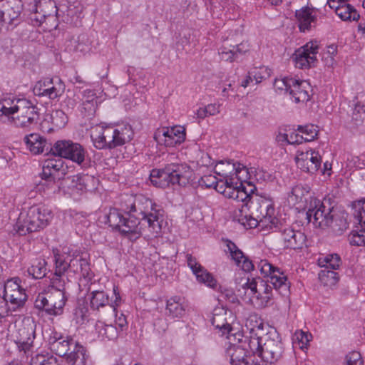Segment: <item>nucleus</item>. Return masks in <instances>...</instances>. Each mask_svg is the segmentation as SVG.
I'll use <instances>...</instances> for the list:
<instances>
[{
    "label": "nucleus",
    "mask_w": 365,
    "mask_h": 365,
    "mask_svg": "<svg viewBox=\"0 0 365 365\" xmlns=\"http://www.w3.org/2000/svg\"><path fill=\"white\" fill-rule=\"evenodd\" d=\"M122 207L127 215H135L140 227V236L156 237L161 232L163 210L144 195L127 196Z\"/></svg>",
    "instance_id": "1"
},
{
    "label": "nucleus",
    "mask_w": 365,
    "mask_h": 365,
    "mask_svg": "<svg viewBox=\"0 0 365 365\" xmlns=\"http://www.w3.org/2000/svg\"><path fill=\"white\" fill-rule=\"evenodd\" d=\"M258 267L267 279H252L249 296L255 298L261 307H267L272 299V289L282 295H287L289 292V282L287 275L279 268L266 260H262Z\"/></svg>",
    "instance_id": "2"
},
{
    "label": "nucleus",
    "mask_w": 365,
    "mask_h": 365,
    "mask_svg": "<svg viewBox=\"0 0 365 365\" xmlns=\"http://www.w3.org/2000/svg\"><path fill=\"white\" fill-rule=\"evenodd\" d=\"M133 136L131 126L124 125L116 128L110 126H96L91 138L96 148L113 149L130 141Z\"/></svg>",
    "instance_id": "3"
},
{
    "label": "nucleus",
    "mask_w": 365,
    "mask_h": 365,
    "mask_svg": "<svg viewBox=\"0 0 365 365\" xmlns=\"http://www.w3.org/2000/svg\"><path fill=\"white\" fill-rule=\"evenodd\" d=\"M192 175V170L187 164L170 163L162 169H153L150 180L153 185L162 188L170 185L185 186L189 183Z\"/></svg>",
    "instance_id": "4"
},
{
    "label": "nucleus",
    "mask_w": 365,
    "mask_h": 365,
    "mask_svg": "<svg viewBox=\"0 0 365 365\" xmlns=\"http://www.w3.org/2000/svg\"><path fill=\"white\" fill-rule=\"evenodd\" d=\"M52 217L50 209L45 205H35L20 213L14 228L19 235H26L45 228Z\"/></svg>",
    "instance_id": "5"
},
{
    "label": "nucleus",
    "mask_w": 365,
    "mask_h": 365,
    "mask_svg": "<svg viewBox=\"0 0 365 365\" xmlns=\"http://www.w3.org/2000/svg\"><path fill=\"white\" fill-rule=\"evenodd\" d=\"M123 215L116 208H110L106 215L107 222L113 229L118 230L123 235L128 236L130 240H135L140 237V227L135 215Z\"/></svg>",
    "instance_id": "6"
},
{
    "label": "nucleus",
    "mask_w": 365,
    "mask_h": 365,
    "mask_svg": "<svg viewBox=\"0 0 365 365\" xmlns=\"http://www.w3.org/2000/svg\"><path fill=\"white\" fill-rule=\"evenodd\" d=\"M39 116V109L30 101L24 98L11 118L17 128L31 129L38 125Z\"/></svg>",
    "instance_id": "7"
},
{
    "label": "nucleus",
    "mask_w": 365,
    "mask_h": 365,
    "mask_svg": "<svg viewBox=\"0 0 365 365\" xmlns=\"http://www.w3.org/2000/svg\"><path fill=\"white\" fill-rule=\"evenodd\" d=\"M68 299V296L58 291L48 289L36 299L34 306L38 310H43L50 315H60Z\"/></svg>",
    "instance_id": "8"
},
{
    "label": "nucleus",
    "mask_w": 365,
    "mask_h": 365,
    "mask_svg": "<svg viewBox=\"0 0 365 365\" xmlns=\"http://www.w3.org/2000/svg\"><path fill=\"white\" fill-rule=\"evenodd\" d=\"M284 346L281 338L276 330L268 331L263 340L260 357L264 364L271 365L281 359Z\"/></svg>",
    "instance_id": "9"
},
{
    "label": "nucleus",
    "mask_w": 365,
    "mask_h": 365,
    "mask_svg": "<svg viewBox=\"0 0 365 365\" xmlns=\"http://www.w3.org/2000/svg\"><path fill=\"white\" fill-rule=\"evenodd\" d=\"M19 283V278L4 281L3 289L0 293L6 302L10 304L13 310L23 307L27 299L25 289L21 287Z\"/></svg>",
    "instance_id": "10"
},
{
    "label": "nucleus",
    "mask_w": 365,
    "mask_h": 365,
    "mask_svg": "<svg viewBox=\"0 0 365 365\" xmlns=\"http://www.w3.org/2000/svg\"><path fill=\"white\" fill-rule=\"evenodd\" d=\"M332 208L327 207L319 200L313 199L310 201L307 211V219L315 227H328L331 222Z\"/></svg>",
    "instance_id": "11"
},
{
    "label": "nucleus",
    "mask_w": 365,
    "mask_h": 365,
    "mask_svg": "<svg viewBox=\"0 0 365 365\" xmlns=\"http://www.w3.org/2000/svg\"><path fill=\"white\" fill-rule=\"evenodd\" d=\"M35 12L31 20L36 22V26H41L43 23L46 25L48 21H53V24L46 29L51 30L57 27V7L53 0H38L35 4Z\"/></svg>",
    "instance_id": "12"
},
{
    "label": "nucleus",
    "mask_w": 365,
    "mask_h": 365,
    "mask_svg": "<svg viewBox=\"0 0 365 365\" xmlns=\"http://www.w3.org/2000/svg\"><path fill=\"white\" fill-rule=\"evenodd\" d=\"M36 324L31 318H25L16 326L14 341L19 348L25 353L33 347L36 337Z\"/></svg>",
    "instance_id": "13"
},
{
    "label": "nucleus",
    "mask_w": 365,
    "mask_h": 365,
    "mask_svg": "<svg viewBox=\"0 0 365 365\" xmlns=\"http://www.w3.org/2000/svg\"><path fill=\"white\" fill-rule=\"evenodd\" d=\"M319 46L317 41H310L298 48L292 56L296 67L302 69L315 66Z\"/></svg>",
    "instance_id": "14"
},
{
    "label": "nucleus",
    "mask_w": 365,
    "mask_h": 365,
    "mask_svg": "<svg viewBox=\"0 0 365 365\" xmlns=\"http://www.w3.org/2000/svg\"><path fill=\"white\" fill-rule=\"evenodd\" d=\"M255 207L252 206V209H256V217L258 223H262L266 227H275L278 222V220L275 217V210L272 202L267 199L258 200L257 202L254 201Z\"/></svg>",
    "instance_id": "15"
},
{
    "label": "nucleus",
    "mask_w": 365,
    "mask_h": 365,
    "mask_svg": "<svg viewBox=\"0 0 365 365\" xmlns=\"http://www.w3.org/2000/svg\"><path fill=\"white\" fill-rule=\"evenodd\" d=\"M282 246L287 249H301L305 244L306 236L299 230L291 227H284L279 231Z\"/></svg>",
    "instance_id": "16"
},
{
    "label": "nucleus",
    "mask_w": 365,
    "mask_h": 365,
    "mask_svg": "<svg viewBox=\"0 0 365 365\" xmlns=\"http://www.w3.org/2000/svg\"><path fill=\"white\" fill-rule=\"evenodd\" d=\"M187 266L190 268L195 275L197 280L200 283H204L207 286L215 288L217 285V280L212 274L207 271L191 255H186Z\"/></svg>",
    "instance_id": "17"
},
{
    "label": "nucleus",
    "mask_w": 365,
    "mask_h": 365,
    "mask_svg": "<svg viewBox=\"0 0 365 365\" xmlns=\"http://www.w3.org/2000/svg\"><path fill=\"white\" fill-rule=\"evenodd\" d=\"M76 342L68 337L62 336L54 332L48 339L50 349L59 356L65 357L68 351L74 346Z\"/></svg>",
    "instance_id": "18"
},
{
    "label": "nucleus",
    "mask_w": 365,
    "mask_h": 365,
    "mask_svg": "<svg viewBox=\"0 0 365 365\" xmlns=\"http://www.w3.org/2000/svg\"><path fill=\"white\" fill-rule=\"evenodd\" d=\"M226 245L232 259L235 261L237 267L245 272H250L254 269L252 262L244 255L242 251L240 250L234 242L227 240Z\"/></svg>",
    "instance_id": "19"
},
{
    "label": "nucleus",
    "mask_w": 365,
    "mask_h": 365,
    "mask_svg": "<svg viewBox=\"0 0 365 365\" xmlns=\"http://www.w3.org/2000/svg\"><path fill=\"white\" fill-rule=\"evenodd\" d=\"M113 292L115 295V299L113 303L110 304L108 295L103 291L95 290L91 294L90 306L93 310H98L101 307H104L107 305H110L114 309L117 307L120 301V297L119 293L116 292V289L113 288Z\"/></svg>",
    "instance_id": "20"
},
{
    "label": "nucleus",
    "mask_w": 365,
    "mask_h": 365,
    "mask_svg": "<svg viewBox=\"0 0 365 365\" xmlns=\"http://www.w3.org/2000/svg\"><path fill=\"white\" fill-rule=\"evenodd\" d=\"M70 272L78 274L86 280H91L93 273L86 257L76 256L70 260Z\"/></svg>",
    "instance_id": "21"
},
{
    "label": "nucleus",
    "mask_w": 365,
    "mask_h": 365,
    "mask_svg": "<svg viewBox=\"0 0 365 365\" xmlns=\"http://www.w3.org/2000/svg\"><path fill=\"white\" fill-rule=\"evenodd\" d=\"M289 91V94L294 98L296 103L307 102L309 100L310 84L306 81L295 79Z\"/></svg>",
    "instance_id": "22"
},
{
    "label": "nucleus",
    "mask_w": 365,
    "mask_h": 365,
    "mask_svg": "<svg viewBox=\"0 0 365 365\" xmlns=\"http://www.w3.org/2000/svg\"><path fill=\"white\" fill-rule=\"evenodd\" d=\"M65 175L62 159H47L43 165L42 175L60 180Z\"/></svg>",
    "instance_id": "23"
},
{
    "label": "nucleus",
    "mask_w": 365,
    "mask_h": 365,
    "mask_svg": "<svg viewBox=\"0 0 365 365\" xmlns=\"http://www.w3.org/2000/svg\"><path fill=\"white\" fill-rule=\"evenodd\" d=\"M24 143L26 148L34 154L42 153L45 150H50L45 138L37 133H31L24 137Z\"/></svg>",
    "instance_id": "24"
},
{
    "label": "nucleus",
    "mask_w": 365,
    "mask_h": 365,
    "mask_svg": "<svg viewBox=\"0 0 365 365\" xmlns=\"http://www.w3.org/2000/svg\"><path fill=\"white\" fill-rule=\"evenodd\" d=\"M295 16L299 22V30L302 32L310 30L312 24H315L316 16L312 15V10L308 7L297 10Z\"/></svg>",
    "instance_id": "25"
},
{
    "label": "nucleus",
    "mask_w": 365,
    "mask_h": 365,
    "mask_svg": "<svg viewBox=\"0 0 365 365\" xmlns=\"http://www.w3.org/2000/svg\"><path fill=\"white\" fill-rule=\"evenodd\" d=\"M81 112L86 117H91L96 113L98 101L95 93L93 91H86L83 95Z\"/></svg>",
    "instance_id": "26"
},
{
    "label": "nucleus",
    "mask_w": 365,
    "mask_h": 365,
    "mask_svg": "<svg viewBox=\"0 0 365 365\" xmlns=\"http://www.w3.org/2000/svg\"><path fill=\"white\" fill-rule=\"evenodd\" d=\"M95 328L98 336L102 340H115L118 336V328L113 324H106L103 322L98 321Z\"/></svg>",
    "instance_id": "27"
},
{
    "label": "nucleus",
    "mask_w": 365,
    "mask_h": 365,
    "mask_svg": "<svg viewBox=\"0 0 365 365\" xmlns=\"http://www.w3.org/2000/svg\"><path fill=\"white\" fill-rule=\"evenodd\" d=\"M94 180V178L89 175H77L73 176L71 185L73 192L81 194L88 190L91 187L90 184L93 182Z\"/></svg>",
    "instance_id": "28"
},
{
    "label": "nucleus",
    "mask_w": 365,
    "mask_h": 365,
    "mask_svg": "<svg viewBox=\"0 0 365 365\" xmlns=\"http://www.w3.org/2000/svg\"><path fill=\"white\" fill-rule=\"evenodd\" d=\"M336 15L343 21H356L359 18L356 10L350 4L341 2L336 7Z\"/></svg>",
    "instance_id": "29"
},
{
    "label": "nucleus",
    "mask_w": 365,
    "mask_h": 365,
    "mask_svg": "<svg viewBox=\"0 0 365 365\" xmlns=\"http://www.w3.org/2000/svg\"><path fill=\"white\" fill-rule=\"evenodd\" d=\"M57 178L53 177H44L41 175V181L37 185L38 191L43 192L45 195H50L58 192L60 185L56 182Z\"/></svg>",
    "instance_id": "30"
},
{
    "label": "nucleus",
    "mask_w": 365,
    "mask_h": 365,
    "mask_svg": "<svg viewBox=\"0 0 365 365\" xmlns=\"http://www.w3.org/2000/svg\"><path fill=\"white\" fill-rule=\"evenodd\" d=\"M351 208L354 222L365 227V198L353 201Z\"/></svg>",
    "instance_id": "31"
},
{
    "label": "nucleus",
    "mask_w": 365,
    "mask_h": 365,
    "mask_svg": "<svg viewBox=\"0 0 365 365\" xmlns=\"http://www.w3.org/2000/svg\"><path fill=\"white\" fill-rule=\"evenodd\" d=\"M227 354L230 357V363L232 365H240L249 356L247 355L245 348L240 345L230 346L227 349Z\"/></svg>",
    "instance_id": "32"
},
{
    "label": "nucleus",
    "mask_w": 365,
    "mask_h": 365,
    "mask_svg": "<svg viewBox=\"0 0 365 365\" xmlns=\"http://www.w3.org/2000/svg\"><path fill=\"white\" fill-rule=\"evenodd\" d=\"M72 349V351L68 353V355L65 356L67 362L71 365H85L86 357L84 348L76 343Z\"/></svg>",
    "instance_id": "33"
},
{
    "label": "nucleus",
    "mask_w": 365,
    "mask_h": 365,
    "mask_svg": "<svg viewBox=\"0 0 365 365\" xmlns=\"http://www.w3.org/2000/svg\"><path fill=\"white\" fill-rule=\"evenodd\" d=\"M341 264V258L337 254L324 255L318 259V264L324 269L336 270L339 268Z\"/></svg>",
    "instance_id": "34"
},
{
    "label": "nucleus",
    "mask_w": 365,
    "mask_h": 365,
    "mask_svg": "<svg viewBox=\"0 0 365 365\" xmlns=\"http://www.w3.org/2000/svg\"><path fill=\"white\" fill-rule=\"evenodd\" d=\"M260 334H249V336H245V343L247 344L250 351L255 355L257 354L259 357L264 340Z\"/></svg>",
    "instance_id": "35"
},
{
    "label": "nucleus",
    "mask_w": 365,
    "mask_h": 365,
    "mask_svg": "<svg viewBox=\"0 0 365 365\" xmlns=\"http://www.w3.org/2000/svg\"><path fill=\"white\" fill-rule=\"evenodd\" d=\"M46 261L43 258L33 260L31 265L28 268V272L34 279H42L46 274Z\"/></svg>",
    "instance_id": "36"
},
{
    "label": "nucleus",
    "mask_w": 365,
    "mask_h": 365,
    "mask_svg": "<svg viewBox=\"0 0 365 365\" xmlns=\"http://www.w3.org/2000/svg\"><path fill=\"white\" fill-rule=\"evenodd\" d=\"M68 284L69 280L67 277L63 276V274H54V276L51 279V284L49 285L48 289L58 291L64 295L68 296Z\"/></svg>",
    "instance_id": "37"
},
{
    "label": "nucleus",
    "mask_w": 365,
    "mask_h": 365,
    "mask_svg": "<svg viewBox=\"0 0 365 365\" xmlns=\"http://www.w3.org/2000/svg\"><path fill=\"white\" fill-rule=\"evenodd\" d=\"M24 98L4 99L0 102V115H6L9 118L15 113L17 106Z\"/></svg>",
    "instance_id": "38"
},
{
    "label": "nucleus",
    "mask_w": 365,
    "mask_h": 365,
    "mask_svg": "<svg viewBox=\"0 0 365 365\" xmlns=\"http://www.w3.org/2000/svg\"><path fill=\"white\" fill-rule=\"evenodd\" d=\"M180 300L179 297H175L167 302L166 310L173 317H181L185 314V307Z\"/></svg>",
    "instance_id": "39"
},
{
    "label": "nucleus",
    "mask_w": 365,
    "mask_h": 365,
    "mask_svg": "<svg viewBox=\"0 0 365 365\" xmlns=\"http://www.w3.org/2000/svg\"><path fill=\"white\" fill-rule=\"evenodd\" d=\"M86 155V150L84 148L81 144L72 141V145H71L69 153L66 159H69L78 165H81L85 160Z\"/></svg>",
    "instance_id": "40"
},
{
    "label": "nucleus",
    "mask_w": 365,
    "mask_h": 365,
    "mask_svg": "<svg viewBox=\"0 0 365 365\" xmlns=\"http://www.w3.org/2000/svg\"><path fill=\"white\" fill-rule=\"evenodd\" d=\"M71 145V140H58L53 144V146H50L49 152H51L53 155L67 158Z\"/></svg>",
    "instance_id": "41"
},
{
    "label": "nucleus",
    "mask_w": 365,
    "mask_h": 365,
    "mask_svg": "<svg viewBox=\"0 0 365 365\" xmlns=\"http://www.w3.org/2000/svg\"><path fill=\"white\" fill-rule=\"evenodd\" d=\"M182 127H173L171 128H163L160 130H158L155 135L154 138L158 144L164 145V140H171L175 138L177 133H179V130H181Z\"/></svg>",
    "instance_id": "42"
},
{
    "label": "nucleus",
    "mask_w": 365,
    "mask_h": 365,
    "mask_svg": "<svg viewBox=\"0 0 365 365\" xmlns=\"http://www.w3.org/2000/svg\"><path fill=\"white\" fill-rule=\"evenodd\" d=\"M65 91V85L60 78H55L51 86L46 91L42 96L53 100L61 96Z\"/></svg>",
    "instance_id": "43"
},
{
    "label": "nucleus",
    "mask_w": 365,
    "mask_h": 365,
    "mask_svg": "<svg viewBox=\"0 0 365 365\" xmlns=\"http://www.w3.org/2000/svg\"><path fill=\"white\" fill-rule=\"evenodd\" d=\"M336 235H341L349 227V223L344 215H335L332 214L331 222L329 225Z\"/></svg>",
    "instance_id": "44"
},
{
    "label": "nucleus",
    "mask_w": 365,
    "mask_h": 365,
    "mask_svg": "<svg viewBox=\"0 0 365 365\" xmlns=\"http://www.w3.org/2000/svg\"><path fill=\"white\" fill-rule=\"evenodd\" d=\"M320 282L327 287H333L339 281V274L335 270L322 269L319 273Z\"/></svg>",
    "instance_id": "45"
},
{
    "label": "nucleus",
    "mask_w": 365,
    "mask_h": 365,
    "mask_svg": "<svg viewBox=\"0 0 365 365\" xmlns=\"http://www.w3.org/2000/svg\"><path fill=\"white\" fill-rule=\"evenodd\" d=\"M309 187L302 185L294 186L289 195V200L294 204L302 202L303 198L309 193Z\"/></svg>",
    "instance_id": "46"
},
{
    "label": "nucleus",
    "mask_w": 365,
    "mask_h": 365,
    "mask_svg": "<svg viewBox=\"0 0 365 365\" xmlns=\"http://www.w3.org/2000/svg\"><path fill=\"white\" fill-rule=\"evenodd\" d=\"M245 327L249 331V334L262 333L264 324L260 318L254 314L246 319Z\"/></svg>",
    "instance_id": "47"
},
{
    "label": "nucleus",
    "mask_w": 365,
    "mask_h": 365,
    "mask_svg": "<svg viewBox=\"0 0 365 365\" xmlns=\"http://www.w3.org/2000/svg\"><path fill=\"white\" fill-rule=\"evenodd\" d=\"M308 160L307 165H305L302 170L309 173H314L320 168L322 158L318 152L311 150V156Z\"/></svg>",
    "instance_id": "48"
},
{
    "label": "nucleus",
    "mask_w": 365,
    "mask_h": 365,
    "mask_svg": "<svg viewBox=\"0 0 365 365\" xmlns=\"http://www.w3.org/2000/svg\"><path fill=\"white\" fill-rule=\"evenodd\" d=\"M29 365H58V360L52 355L37 354L31 358Z\"/></svg>",
    "instance_id": "49"
},
{
    "label": "nucleus",
    "mask_w": 365,
    "mask_h": 365,
    "mask_svg": "<svg viewBox=\"0 0 365 365\" xmlns=\"http://www.w3.org/2000/svg\"><path fill=\"white\" fill-rule=\"evenodd\" d=\"M227 167L228 168L225 170H222L220 166L217 167L219 171H217L218 175L220 176H227L228 174H231L232 171H235L236 175H238L242 170L247 172L246 168L242 164L237 163H235L232 161L227 162Z\"/></svg>",
    "instance_id": "50"
},
{
    "label": "nucleus",
    "mask_w": 365,
    "mask_h": 365,
    "mask_svg": "<svg viewBox=\"0 0 365 365\" xmlns=\"http://www.w3.org/2000/svg\"><path fill=\"white\" fill-rule=\"evenodd\" d=\"M312 335L302 330L296 331L293 336V343L302 349L306 348L310 341Z\"/></svg>",
    "instance_id": "51"
},
{
    "label": "nucleus",
    "mask_w": 365,
    "mask_h": 365,
    "mask_svg": "<svg viewBox=\"0 0 365 365\" xmlns=\"http://www.w3.org/2000/svg\"><path fill=\"white\" fill-rule=\"evenodd\" d=\"M298 130L302 133V135H304V141L307 142L314 140L318 135L317 126L312 124L305 126H299Z\"/></svg>",
    "instance_id": "52"
},
{
    "label": "nucleus",
    "mask_w": 365,
    "mask_h": 365,
    "mask_svg": "<svg viewBox=\"0 0 365 365\" xmlns=\"http://www.w3.org/2000/svg\"><path fill=\"white\" fill-rule=\"evenodd\" d=\"M53 255L56 264L55 274H63L66 270L70 271V262L67 263L63 259L58 250H53Z\"/></svg>",
    "instance_id": "53"
},
{
    "label": "nucleus",
    "mask_w": 365,
    "mask_h": 365,
    "mask_svg": "<svg viewBox=\"0 0 365 365\" xmlns=\"http://www.w3.org/2000/svg\"><path fill=\"white\" fill-rule=\"evenodd\" d=\"M220 113L219 106L214 104H209L204 108H200L196 111L197 117L203 119L210 115H214Z\"/></svg>",
    "instance_id": "54"
},
{
    "label": "nucleus",
    "mask_w": 365,
    "mask_h": 365,
    "mask_svg": "<svg viewBox=\"0 0 365 365\" xmlns=\"http://www.w3.org/2000/svg\"><path fill=\"white\" fill-rule=\"evenodd\" d=\"M232 199L236 200L237 202H242V204L248 202L253 205V207H255L252 197H251L250 195L247 193L245 187L242 186L237 187Z\"/></svg>",
    "instance_id": "55"
},
{
    "label": "nucleus",
    "mask_w": 365,
    "mask_h": 365,
    "mask_svg": "<svg viewBox=\"0 0 365 365\" xmlns=\"http://www.w3.org/2000/svg\"><path fill=\"white\" fill-rule=\"evenodd\" d=\"M55 78H44L38 81L34 87L33 91L36 96H42L46 90L51 86Z\"/></svg>",
    "instance_id": "56"
},
{
    "label": "nucleus",
    "mask_w": 365,
    "mask_h": 365,
    "mask_svg": "<svg viewBox=\"0 0 365 365\" xmlns=\"http://www.w3.org/2000/svg\"><path fill=\"white\" fill-rule=\"evenodd\" d=\"M51 123L56 127L61 128L66 125L67 116L61 110L53 111L51 115Z\"/></svg>",
    "instance_id": "57"
},
{
    "label": "nucleus",
    "mask_w": 365,
    "mask_h": 365,
    "mask_svg": "<svg viewBox=\"0 0 365 365\" xmlns=\"http://www.w3.org/2000/svg\"><path fill=\"white\" fill-rule=\"evenodd\" d=\"M220 50L221 51L219 52V54L222 60L230 62L237 60L236 53H235V48L231 47V45L228 47L223 46Z\"/></svg>",
    "instance_id": "58"
},
{
    "label": "nucleus",
    "mask_w": 365,
    "mask_h": 365,
    "mask_svg": "<svg viewBox=\"0 0 365 365\" xmlns=\"http://www.w3.org/2000/svg\"><path fill=\"white\" fill-rule=\"evenodd\" d=\"M293 82H295V79L293 78L284 77L281 79H276L274 83V86L279 90H284L289 92L291 86H293Z\"/></svg>",
    "instance_id": "59"
},
{
    "label": "nucleus",
    "mask_w": 365,
    "mask_h": 365,
    "mask_svg": "<svg viewBox=\"0 0 365 365\" xmlns=\"http://www.w3.org/2000/svg\"><path fill=\"white\" fill-rule=\"evenodd\" d=\"M252 208V205L250 203L245 202L241 205V207L237 210H235L233 215V219L235 221H237L239 223L241 222V218L245 219L247 217V213L250 211V209Z\"/></svg>",
    "instance_id": "60"
},
{
    "label": "nucleus",
    "mask_w": 365,
    "mask_h": 365,
    "mask_svg": "<svg viewBox=\"0 0 365 365\" xmlns=\"http://www.w3.org/2000/svg\"><path fill=\"white\" fill-rule=\"evenodd\" d=\"M350 243L356 246H365V229H361L359 232H352Z\"/></svg>",
    "instance_id": "61"
},
{
    "label": "nucleus",
    "mask_w": 365,
    "mask_h": 365,
    "mask_svg": "<svg viewBox=\"0 0 365 365\" xmlns=\"http://www.w3.org/2000/svg\"><path fill=\"white\" fill-rule=\"evenodd\" d=\"M310 156L311 150L306 152L298 151L295 158L298 168H299L301 170H303V168H305V165H308L307 162H309L308 160L310 158Z\"/></svg>",
    "instance_id": "62"
},
{
    "label": "nucleus",
    "mask_w": 365,
    "mask_h": 365,
    "mask_svg": "<svg viewBox=\"0 0 365 365\" xmlns=\"http://www.w3.org/2000/svg\"><path fill=\"white\" fill-rule=\"evenodd\" d=\"M212 325L215 326L217 329L222 330L223 334L230 333L231 331L230 325L228 323L220 322V317L219 314H214L212 319Z\"/></svg>",
    "instance_id": "63"
},
{
    "label": "nucleus",
    "mask_w": 365,
    "mask_h": 365,
    "mask_svg": "<svg viewBox=\"0 0 365 365\" xmlns=\"http://www.w3.org/2000/svg\"><path fill=\"white\" fill-rule=\"evenodd\" d=\"M346 365H363L361 354L358 351H351L346 356Z\"/></svg>",
    "instance_id": "64"
}]
</instances>
